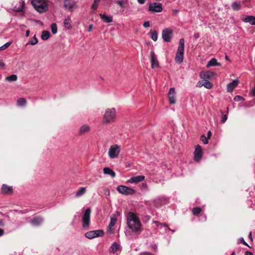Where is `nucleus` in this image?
Here are the masks:
<instances>
[{"label": "nucleus", "instance_id": "4468645a", "mask_svg": "<svg viewBox=\"0 0 255 255\" xmlns=\"http://www.w3.org/2000/svg\"><path fill=\"white\" fill-rule=\"evenodd\" d=\"M241 19L245 22L249 23L251 25H255V16H254L242 15Z\"/></svg>", "mask_w": 255, "mask_h": 255}, {"label": "nucleus", "instance_id": "0eeeda50", "mask_svg": "<svg viewBox=\"0 0 255 255\" xmlns=\"http://www.w3.org/2000/svg\"><path fill=\"white\" fill-rule=\"evenodd\" d=\"M104 234V232L103 230H97L87 232L85 234V237L89 239H92L95 238L102 237L103 236Z\"/></svg>", "mask_w": 255, "mask_h": 255}, {"label": "nucleus", "instance_id": "ddd939ff", "mask_svg": "<svg viewBox=\"0 0 255 255\" xmlns=\"http://www.w3.org/2000/svg\"><path fill=\"white\" fill-rule=\"evenodd\" d=\"M168 97L169 103L171 104H174L176 103L175 91L173 88H171L169 89Z\"/></svg>", "mask_w": 255, "mask_h": 255}, {"label": "nucleus", "instance_id": "a878e982", "mask_svg": "<svg viewBox=\"0 0 255 255\" xmlns=\"http://www.w3.org/2000/svg\"><path fill=\"white\" fill-rule=\"evenodd\" d=\"M50 32L48 31L44 30L42 32L41 38L43 40L48 39L50 37Z\"/></svg>", "mask_w": 255, "mask_h": 255}, {"label": "nucleus", "instance_id": "c9c22d12", "mask_svg": "<svg viewBox=\"0 0 255 255\" xmlns=\"http://www.w3.org/2000/svg\"><path fill=\"white\" fill-rule=\"evenodd\" d=\"M51 31L53 34H56L57 32V25L55 23H53L51 25Z\"/></svg>", "mask_w": 255, "mask_h": 255}, {"label": "nucleus", "instance_id": "423d86ee", "mask_svg": "<svg viewBox=\"0 0 255 255\" xmlns=\"http://www.w3.org/2000/svg\"><path fill=\"white\" fill-rule=\"evenodd\" d=\"M117 189L120 193L125 195H133L135 193V191L133 189L124 185L118 186Z\"/></svg>", "mask_w": 255, "mask_h": 255}, {"label": "nucleus", "instance_id": "8fccbe9b", "mask_svg": "<svg viewBox=\"0 0 255 255\" xmlns=\"http://www.w3.org/2000/svg\"><path fill=\"white\" fill-rule=\"evenodd\" d=\"M193 37L195 39H197L200 37V35L198 33H194Z\"/></svg>", "mask_w": 255, "mask_h": 255}, {"label": "nucleus", "instance_id": "72a5a7b5", "mask_svg": "<svg viewBox=\"0 0 255 255\" xmlns=\"http://www.w3.org/2000/svg\"><path fill=\"white\" fill-rule=\"evenodd\" d=\"M232 8L235 10H239L241 9V5L240 3L234 2L232 4Z\"/></svg>", "mask_w": 255, "mask_h": 255}, {"label": "nucleus", "instance_id": "aec40b11", "mask_svg": "<svg viewBox=\"0 0 255 255\" xmlns=\"http://www.w3.org/2000/svg\"><path fill=\"white\" fill-rule=\"evenodd\" d=\"M74 5V2L73 0H65L64 6L66 9L68 10L72 11Z\"/></svg>", "mask_w": 255, "mask_h": 255}, {"label": "nucleus", "instance_id": "37998d69", "mask_svg": "<svg viewBox=\"0 0 255 255\" xmlns=\"http://www.w3.org/2000/svg\"><path fill=\"white\" fill-rule=\"evenodd\" d=\"M0 68L2 69H5V64L2 60H0Z\"/></svg>", "mask_w": 255, "mask_h": 255}, {"label": "nucleus", "instance_id": "a18cd8bd", "mask_svg": "<svg viewBox=\"0 0 255 255\" xmlns=\"http://www.w3.org/2000/svg\"><path fill=\"white\" fill-rule=\"evenodd\" d=\"M143 26L145 27V28H148L150 26V23L148 21H146L145 22H144L143 24Z\"/></svg>", "mask_w": 255, "mask_h": 255}, {"label": "nucleus", "instance_id": "5fc2aeb1", "mask_svg": "<svg viewBox=\"0 0 255 255\" xmlns=\"http://www.w3.org/2000/svg\"><path fill=\"white\" fill-rule=\"evenodd\" d=\"M253 96H255V86L254 88L251 91Z\"/></svg>", "mask_w": 255, "mask_h": 255}, {"label": "nucleus", "instance_id": "bb28decb", "mask_svg": "<svg viewBox=\"0 0 255 255\" xmlns=\"http://www.w3.org/2000/svg\"><path fill=\"white\" fill-rule=\"evenodd\" d=\"M86 191V188L81 187L78 191L76 193L75 196L79 197L82 196Z\"/></svg>", "mask_w": 255, "mask_h": 255}, {"label": "nucleus", "instance_id": "c03bdc74", "mask_svg": "<svg viewBox=\"0 0 255 255\" xmlns=\"http://www.w3.org/2000/svg\"><path fill=\"white\" fill-rule=\"evenodd\" d=\"M227 120V116L226 115H225L223 116L222 120H221V123H225L226 121Z\"/></svg>", "mask_w": 255, "mask_h": 255}, {"label": "nucleus", "instance_id": "9b49d317", "mask_svg": "<svg viewBox=\"0 0 255 255\" xmlns=\"http://www.w3.org/2000/svg\"><path fill=\"white\" fill-rule=\"evenodd\" d=\"M13 192L12 186H8L6 184H2L1 188V193L3 195H12Z\"/></svg>", "mask_w": 255, "mask_h": 255}, {"label": "nucleus", "instance_id": "9d476101", "mask_svg": "<svg viewBox=\"0 0 255 255\" xmlns=\"http://www.w3.org/2000/svg\"><path fill=\"white\" fill-rule=\"evenodd\" d=\"M173 33V30L169 28H166L162 30V37L163 39L165 42H169L171 40V37L170 36Z\"/></svg>", "mask_w": 255, "mask_h": 255}, {"label": "nucleus", "instance_id": "412c9836", "mask_svg": "<svg viewBox=\"0 0 255 255\" xmlns=\"http://www.w3.org/2000/svg\"><path fill=\"white\" fill-rule=\"evenodd\" d=\"M90 130V128L89 126L88 125H85L82 126L79 129V134L80 135H83L87 132H88Z\"/></svg>", "mask_w": 255, "mask_h": 255}, {"label": "nucleus", "instance_id": "7ed1b4c3", "mask_svg": "<svg viewBox=\"0 0 255 255\" xmlns=\"http://www.w3.org/2000/svg\"><path fill=\"white\" fill-rule=\"evenodd\" d=\"M184 50V39L181 38L179 40V44L176 53L175 60L176 63L180 64L183 60Z\"/></svg>", "mask_w": 255, "mask_h": 255}, {"label": "nucleus", "instance_id": "79ce46f5", "mask_svg": "<svg viewBox=\"0 0 255 255\" xmlns=\"http://www.w3.org/2000/svg\"><path fill=\"white\" fill-rule=\"evenodd\" d=\"M234 100L235 101H241L242 100L244 101V99L243 97L238 95L235 97Z\"/></svg>", "mask_w": 255, "mask_h": 255}, {"label": "nucleus", "instance_id": "dca6fc26", "mask_svg": "<svg viewBox=\"0 0 255 255\" xmlns=\"http://www.w3.org/2000/svg\"><path fill=\"white\" fill-rule=\"evenodd\" d=\"M145 178V177L142 175H138L136 176H133L128 179L127 182L130 183H137L143 181Z\"/></svg>", "mask_w": 255, "mask_h": 255}, {"label": "nucleus", "instance_id": "f03ea898", "mask_svg": "<svg viewBox=\"0 0 255 255\" xmlns=\"http://www.w3.org/2000/svg\"><path fill=\"white\" fill-rule=\"evenodd\" d=\"M31 2L34 8L40 13L45 12L48 9L46 0H33Z\"/></svg>", "mask_w": 255, "mask_h": 255}, {"label": "nucleus", "instance_id": "20e7f679", "mask_svg": "<svg viewBox=\"0 0 255 255\" xmlns=\"http://www.w3.org/2000/svg\"><path fill=\"white\" fill-rule=\"evenodd\" d=\"M116 117V110L115 108L108 109L106 110L104 116L103 123H109L114 121Z\"/></svg>", "mask_w": 255, "mask_h": 255}, {"label": "nucleus", "instance_id": "f8f14e48", "mask_svg": "<svg viewBox=\"0 0 255 255\" xmlns=\"http://www.w3.org/2000/svg\"><path fill=\"white\" fill-rule=\"evenodd\" d=\"M202 149L201 146L197 145L196 146L195 150L194 152V160L199 161L202 157Z\"/></svg>", "mask_w": 255, "mask_h": 255}, {"label": "nucleus", "instance_id": "49530a36", "mask_svg": "<svg viewBox=\"0 0 255 255\" xmlns=\"http://www.w3.org/2000/svg\"><path fill=\"white\" fill-rule=\"evenodd\" d=\"M104 194L106 196L110 195V191L108 188H105L104 190Z\"/></svg>", "mask_w": 255, "mask_h": 255}, {"label": "nucleus", "instance_id": "a211bd4d", "mask_svg": "<svg viewBox=\"0 0 255 255\" xmlns=\"http://www.w3.org/2000/svg\"><path fill=\"white\" fill-rule=\"evenodd\" d=\"M43 221V219L41 217H34L30 221V223L32 226H38L40 225Z\"/></svg>", "mask_w": 255, "mask_h": 255}, {"label": "nucleus", "instance_id": "bf43d9fd", "mask_svg": "<svg viewBox=\"0 0 255 255\" xmlns=\"http://www.w3.org/2000/svg\"><path fill=\"white\" fill-rule=\"evenodd\" d=\"M4 234V231L3 229H0V237Z\"/></svg>", "mask_w": 255, "mask_h": 255}, {"label": "nucleus", "instance_id": "f257e3e1", "mask_svg": "<svg viewBox=\"0 0 255 255\" xmlns=\"http://www.w3.org/2000/svg\"><path fill=\"white\" fill-rule=\"evenodd\" d=\"M127 224L129 228L131 229L132 232H138L139 231L141 223L138 217L133 212H129L127 215Z\"/></svg>", "mask_w": 255, "mask_h": 255}, {"label": "nucleus", "instance_id": "09e8293b", "mask_svg": "<svg viewBox=\"0 0 255 255\" xmlns=\"http://www.w3.org/2000/svg\"><path fill=\"white\" fill-rule=\"evenodd\" d=\"M240 242L242 243L244 245L249 247V245H248V244L244 241L243 238H242L240 239Z\"/></svg>", "mask_w": 255, "mask_h": 255}, {"label": "nucleus", "instance_id": "ea45409f", "mask_svg": "<svg viewBox=\"0 0 255 255\" xmlns=\"http://www.w3.org/2000/svg\"><path fill=\"white\" fill-rule=\"evenodd\" d=\"M200 139L203 142L204 144H207L208 143V138L204 135L201 136Z\"/></svg>", "mask_w": 255, "mask_h": 255}, {"label": "nucleus", "instance_id": "de8ad7c7", "mask_svg": "<svg viewBox=\"0 0 255 255\" xmlns=\"http://www.w3.org/2000/svg\"><path fill=\"white\" fill-rule=\"evenodd\" d=\"M117 3H118L119 5H120L121 7L124 6V2L122 0H118L117 1Z\"/></svg>", "mask_w": 255, "mask_h": 255}, {"label": "nucleus", "instance_id": "7c9ffc66", "mask_svg": "<svg viewBox=\"0 0 255 255\" xmlns=\"http://www.w3.org/2000/svg\"><path fill=\"white\" fill-rule=\"evenodd\" d=\"M70 21H71L70 18L69 17L67 18H66L64 21V26H65V28L68 29H70L72 27L71 24H70Z\"/></svg>", "mask_w": 255, "mask_h": 255}, {"label": "nucleus", "instance_id": "603ef678", "mask_svg": "<svg viewBox=\"0 0 255 255\" xmlns=\"http://www.w3.org/2000/svg\"><path fill=\"white\" fill-rule=\"evenodd\" d=\"M211 135H212V132H211V131H209L208 132V133H207V137L208 139H209V138H210V137H211Z\"/></svg>", "mask_w": 255, "mask_h": 255}, {"label": "nucleus", "instance_id": "864d4df0", "mask_svg": "<svg viewBox=\"0 0 255 255\" xmlns=\"http://www.w3.org/2000/svg\"><path fill=\"white\" fill-rule=\"evenodd\" d=\"M245 255H254L253 254L250 252L247 251L245 253Z\"/></svg>", "mask_w": 255, "mask_h": 255}, {"label": "nucleus", "instance_id": "58836bf2", "mask_svg": "<svg viewBox=\"0 0 255 255\" xmlns=\"http://www.w3.org/2000/svg\"><path fill=\"white\" fill-rule=\"evenodd\" d=\"M100 0H94V3L92 5V8L93 10H96L97 8Z\"/></svg>", "mask_w": 255, "mask_h": 255}, {"label": "nucleus", "instance_id": "0e129e2a", "mask_svg": "<svg viewBox=\"0 0 255 255\" xmlns=\"http://www.w3.org/2000/svg\"><path fill=\"white\" fill-rule=\"evenodd\" d=\"M225 59L227 60H229V57L226 55V57H225Z\"/></svg>", "mask_w": 255, "mask_h": 255}, {"label": "nucleus", "instance_id": "e2e57ef3", "mask_svg": "<svg viewBox=\"0 0 255 255\" xmlns=\"http://www.w3.org/2000/svg\"><path fill=\"white\" fill-rule=\"evenodd\" d=\"M249 238L252 240V233L250 232V234H249Z\"/></svg>", "mask_w": 255, "mask_h": 255}, {"label": "nucleus", "instance_id": "393cba45", "mask_svg": "<svg viewBox=\"0 0 255 255\" xmlns=\"http://www.w3.org/2000/svg\"><path fill=\"white\" fill-rule=\"evenodd\" d=\"M27 104V101L25 99L23 98H20L17 99V105L18 106H25Z\"/></svg>", "mask_w": 255, "mask_h": 255}, {"label": "nucleus", "instance_id": "a19ab883", "mask_svg": "<svg viewBox=\"0 0 255 255\" xmlns=\"http://www.w3.org/2000/svg\"><path fill=\"white\" fill-rule=\"evenodd\" d=\"M10 44H11V42H7V43H6L3 45H2V46L0 47V50H2L6 49L7 48H8L10 46Z\"/></svg>", "mask_w": 255, "mask_h": 255}, {"label": "nucleus", "instance_id": "b1692460", "mask_svg": "<svg viewBox=\"0 0 255 255\" xmlns=\"http://www.w3.org/2000/svg\"><path fill=\"white\" fill-rule=\"evenodd\" d=\"M221 66V64L218 62L217 60L215 58H212L208 62V64L206 65V67L207 68H209L211 66Z\"/></svg>", "mask_w": 255, "mask_h": 255}, {"label": "nucleus", "instance_id": "2eb2a0df", "mask_svg": "<svg viewBox=\"0 0 255 255\" xmlns=\"http://www.w3.org/2000/svg\"><path fill=\"white\" fill-rule=\"evenodd\" d=\"M150 62L152 69L159 66L158 61L156 59L155 54L153 51H150Z\"/></svg>", "mask_w": 255, "mask_h": 255}, {"label": "nucleus", "instance_id": "774afa93", "mask_svg": "<svg viewBox=\"0 0 255 255\" xmlns=\"http://www.w3.org/2000/svg\"><path fill=\"white\" fill-rule=\"evenodd\" d=\"M119 212H117V215H119Z\"/></svg>", "mask_w": 255, "mask_h": 255}, {"label": "nucleus", "instance_id": "cd10ccee", "mask_svg": "<svg viewBox=\"0 0 255 255\" xmlns=\"http://www.w3.org/2000/svg\"><path fill=\"white\" fill-rule=\"evenodd\" d=\"M202 85L208 89H211L213 87V84L207 80L203 79V83Z\"/></svg>", "mask_w": 255, "mask_h": 255}, {"label": "nucleus", "instance_id": "e433bc0d", "mask_svg": "<svg viewBox=\"0 0 255 255\" xmlns=\"http://www.w3.org/2000/svg\"><path fill=\"white\" fill-rule=\"evenodd\" d=\"M38 43V40L36 37V36L34 35L31 39V40L29 42L28 44L31 45H35Z\"/></svg>", "mask_w": 255, "mask_h": 255}, {"label": "nucleus", "instance_id": "39448f33", "mask_svg": "<svg viewBox=\"0 0 255 255\" xmlns=\"http://www.w3.org/2000/svg\"><path fill=\"white\" fill-rule=\"evenodd\" d=\"M91 210L90 208H87L85 211L82 217L83 227L85 229H88L89 227L90 222V215Z\"/></svg>", "mask_w": 255, "mask_h": 255}, {"label": "nucleus", "instance_id": "c85d7f7f", "mask_svg": "<svg viewBox=\"0 0 255 255\" xmlns=\"http://www.w3.org/2000/svg\"><path fill=\"white\" fill-rule=\"evenodd\" d=\"M17 79V77L16 75L12 74L9 76L6 77L5 80L8 82L16 81Z\"/></svg>", "mask_w": 255, "mask_h": 255}, {"label": "nucleus", "instance_id": "2f4dec72", "mask_svg": "<svg viewBox=\"0 0 255 255\" xmlns=\"http://www.w3.org/2000/svg\"><path fill=\"white\" fill-rule=\"evenodd\" d=\"M151 33V39L154 41H156L157 40L158 38V33L157 32L156 30H151L150 31Z\"/></svg>", "mask_w": 255, "mask_h": 255}, {"label": "nucleus", "instance_id": "4d7b16f0", "mask_svg": "<svg viewBox=\"0 0 255 255\" xmlns=\"http://www.w3.org/2000/svg\"><path fill=\"white\" fill-rule=\"evenodd\" d=\"M92 28H93V25L92 24H90L89 25V27H88V31L89 32L90 31H91V30L92 29Z\"/></svg>", "mask_w": 255, "mask_h": 255}, {"label": "nucleus", "instance_id": "f3484780", "mask_svg": "<svg viewBox=\"0 0 255 255\" xmlns=\"http://www.w3.org/2000/svg\"><path fill=\"white\" fill-rule=\"evenodd\" d=\"M215 75V73L211 71L202 72L200 73V77L204 80H209Z\"/></svg>", "mask_w": 255, "mask_h": 255}, {"label": "nucleus", "instance_id": "1a4fd4ad", "mask_svg": "<svg viewBox=\"0 0 255 255\" xmlns=\"http://www.w3.org/2000/svg\"><path fill=\"white\" fill-rule=\"evenodd\" d=\"M148 9L152 12H160L162 11V4L157 2L151 3L149 5Z\"/></svg>", "mask_w": 255, "mask_h": 255}, {"label": "nucleus", "instance_id": "69168bd1", "mask_svg": "<svg viewBox=\"0 0 255 255\" xmlns=\"http://www.w3.org/2000/svg\"><path fill=\"white\" fill-rule=\"evenodd\" d=\"M231 255H236L235 252H233Z\"/></svg>", "mask_w": 255, "mask_h": 255}, {"label": "nucleus", "instance_id": "6e6552de", "mask_svg": "<svg viewBox=\"0 0 255 255\" xmlns=\"http://www.w3.org/2000/svg\"><path fill=\"white\" fill-rule=\"evenodd\" d=\"M120 152V147L118 144L112 145L109 150V156L112 159L117 157Z\"/></svg>", "mask_w": 255, "mask_h": 255}, {"label": "nucleus", "instance_id": "052dcab7", "mask_svg": "<svg viewBox=\"0 0 255 255\" xmlns=\"http://www.w3.org/2000/svg\"><path fill=\"white\" fill-rule=\"evenodd\" d=\"M30 33V31L29 30H27L25 33V36L26 37L29 36Z\"/></svg>", "mask_w": 255, "mask_h": 255}, {"label": "nucleus", "instance_id": "473e14b6", "mask_svg": "<svg viewBox=\"0 0 255 255\" xmlns=\"http://www.w3.org/2000/svg\"><path fill=\"white\" fill-rule=\"evenodd\" d=\"M111 249H112V252L115 253L119 250L120 245L117 243H114L111 246Z\"/></svg>", "mask_w": 255, "mask_h": 255}, {"label": "nucleus", "instance_id": "5701e85b", "mask_svg": "<svg viewBox=\"0 0 255 255\" xmlns=\"http://www.w3.org/2000/svg\"><path fill=\"white\" fill-rule=\"evenodd\" d=\"M101 19L106 23H110L113 21V17L112 16H107L104 14H100Z\"/></svg>", "mask_w": 255, "mask_h": 255}, {"label": "nucleus", "instance_id": "4be33fe9", "mask_svg": "<svg viewBox=\"0 0 255 255\" xmlns=\"http://www.w3.org/2000/svg\"><path fill=\"white\" fill-rule=\"evenodd\" d=\"M103 172L105 174H108L110 175L112 178L116 177L115 172L111 168L109 167H105L103 169Z\"/></svg>", "mask_w": 255, "mask_h": 255}, {"label": "nucleus", "instance_id": "6ab92c4d", "mask_svg": "<svg viewBox=\"0 0 255 255\" xmlns=\"http://www.w3.org/2000/svg\"><path fill=\"white\" fill-rule=\"evenodd\" d=\"M239 81L238 80H233L232 82L229 83L227 86V90L228 92H232L234 89L236 87Z\"/></svg>", "mask_w": 255, "mask_h": 255}, {"label": "nucleus", "instance_id": "338daca9", "mask_svg": "<svg viewBox=\"0 0 255 255\" xmlns=\"http://www.w3.org/2000/svg\"><path fill=\"white\" fill-rule=\"evenodd\" d=\"M163 226H164V227H167V225H166L165 224H163Z\"/></svg>", "mask_w": 255, "mask_h": 255}, {"label": "nucleus", "instance_id": "3c124183", "mask_svg": "<svg viewBox=\"0 0 255 255\" xmlns=\"http://www.w3.org/2000/svg\"><path fill=\"white\" fill-rule=\"evenodd\" d=\"M203 83V79L202 80V81H200L198 83V84H197L198 87H201L203 86V85H202Z\"/></svg>", "mask_w": 255, "mask_h": 255}, {"label": "nucleus", "instance_id": "680f3d73", "mask_svg": "<svg viewBox=\"0 0 255 255\" xmlns=\"http://www.w3.org/2000/svg\"><path fill=\"white\" fill-rule=\"evenodd\" d=\"M143 255H153L151 253L146 252V253H143Z\"/></svg>", "mask_w": 255, "mask_h": 255}, {"label": "nucleus", "instance_id": "f704fd0d", "mask_svg": "<svg viewBox=\"0 0 255 255\" xmlns=\"http://www.w3.org/2000/svg\"><path fill=\"white\" fill-rule=\"evenodd\" d=\"M24 2H22L18 7H14V10L16 12H21L22 11L24 7Z\"/></svg>", "mask_w": 255, "mask_h": 255}, {"label": "nucleus", "instance_id": "4c0bfd02", "mask_svg": "<svg viewBox=\"0 0 255 255\" xmlns=\"http://www.w3.org/2000/svg\"><path fill=\"white\" fill-rule=\"evenodd\" d=\"M117 219L115 218H111L110 223L109 225V227L111 228L113 227L116 223Z\"/></svg>", "mask_w": 255, "mask_h": 255}, {"label": "nucleus", "instance_id": "13d9d810", "mask_svg": "<svg viewBox=\"0 0 255 255\" xmlns=\"http://www.w3.org/2000/svg\"><path fill=\"white\" fill-rule=\"evenodd\" d=\"M4 225L3 220L0 219V226H3Z\"/></svg>", "mask_w": 255, "mask_h": 255}, {"label": "nucleus", "instance_id": "c756f323", "mask_svg": "<svg viewBox=\"0 0 255 255\" xmlns=\"http://www.w3.org/2000/svg\"><path fill=\"white\" fill-rule=\"evenodd\" d=\"M202 210L201 208L198 207H194L193 208L192 212L193 215L194 216H198L199 214L201 212Z\"/></svg>", "mask_w": 255, "mask_h": 255}, {"label": "nucleus", "instance_id": "6e6d98bb", "mask_svg": "<svg viewBox=\"0 0 255 255\" xmlns=\"http://www.w3.org/2000/svg\"><path fill=\"white\" fill-rule=\"evenodd\" d=\"M146 0H137L138 3L140 4H143L144 3Z\"/></svg>", "mask_w": 255, "mask_h": 255}]
</instances>
